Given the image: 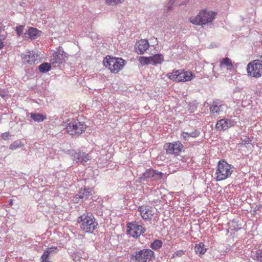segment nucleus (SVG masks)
Masks as SVG:
<instances>
[{
  "label": "nucleus",
  "instance_id": "nucleus-1",
  "mask_svg": "<svg viewBox=\"0 0 262 262\" xmlns=\"http://www.w3.org/2000/svg\"><path fill=\"white\" fill-rule=\"evenodd\" d=\"M81 230L88 233H93L98 225L95 217L91 213L85 212L77 219Z\"/></svg>",
  "mask_w": 262,
  "mask_h": 262
},
{
  "label": "nucleus",
  "instance_id": "nucleus-2",
  "mask_svg": "<svg viewBox=\"0 0 262 262\" xmlns=\"http://www.w3.org/2000/svg\"><path fill=\"white\" fill-rule=\"evenodd\" d=\"M86 127L83 122L72 119H69L65 122L64 129L72 136H78L85 130Z\"/></svg>",
  "mask_w": 262,
  "mask_h": 262
},
{
  "label": "nucleus",
  "instance_id": "nucleus-3",
  "mask_svg": "<svg viewBox=\"0 0 262 262\" xmlns=\"http://www.w3.org/2000/svg\"><path fill=\"white\" fill-rule=\"evenodd\" d=\"M233 171V167L224 160L218 162L215 172V179L217 181L226 180L230 177Z\"/></svg>",
  "mask_w": 262,
  "mask_h": 262
},
{
  "label": "nucleus",
  "instance_id": "nucleus-4",
  "mask_svg": "<svg viewBox=\"0 0 262 262\" xmlns=\"http://www.w3.org/2000/svg\"><path fill=\"white\" fill-rule=\"evenodd\" d=\"M216 13L212 11L203 10L195 17L189 18L190 22L194 25H203L211 23L215 18Z\"/></svg>",
  "mask_w": 262,
  "mask_h": 262
},
{
  "label": "nucleus",
  "instance_id": "nucleus-5",
  "mask_svg": "<svg viewBox=\"0 0 262 262\" xmlns=\"http://www.w3.org/2000/svg\"><path fill=\"white\" fill-rule=\"evenodd\" d=\"M103 64L112 73H117L123 68L124 61L122 58L107 56L104 59Z\"/></svg>",
  "mask_w": 262,
  "mask_h": 262
},
{
  "label": "nucleus",
  "instance_id": "nucleus-6",
  "mask_svg": "<svg viewBox=\"0 0 262 262\" xmlns=\"http://www.w3.org/2000/svg\"><path fill=\"white\" fill-rule=\"evenodd\" d=\"M154 252L150 249H143L136 251L131 255V259L135 262H150L152 260Z\"/></svg>",
  "mask_w": 262,
  "mask_h": 262
},
{
  "label": "nucleus",
  "instance_id": "nucleus-7",
  "mask_svg": "<svg viewBox=\"0 0 262 262\" xmlns=\"http://www.w3.org/2000/svg\"><path fill=\"white\" fill-rule=\"evenodd\" d=\"M167 77L171 80L177 82H186L192 80L194 76L191 72L184 70L173 71L167 74Z\"/></svg>",
  "mask_w": 262,
  "mask_h": 262
},
{
  "label": "nucleus",
  "instance_id": "nucleus-8",
  "mask_svg": "<svg viewBox=\"0 0 262 262\" xmlns=\"http://www.w3.org/2000/svg\"><path fill=\"white\" fill-rule=\"evenodd\" d=\"M248 74L253 77L259 78L262 75L261 59H255L250 62L247 67Z\"/></svg>",
  "mask_w": 262,
  "mask_h": 262
},
{
  "label": "nucleus",
  "instance_id": "nucleus-9",
  "mask_svg": "<svg viewBox=\"0 0 262 262\" xmlns=\"http://www.w3.org/2000/svg\"><path fill=\"white\" fill-rule=\"evenodd\" d=\"M127 234L137 238L145 231V228L136 222L128 223L127 225Z\"/></svg>",
  "mask_w": 262,
  "mask_h": 262
},
{
  "label": "nucleus",
  "instance_id": "nucleus-10",
  "mask_svg": "<svg viewBox=\"0 0 262 262\" xmlns=\"http://www.w3.org/2000/svg\"><path fill=\"white\" fill-rule=\"evenodd\" d=\"M163 173L161 172L152 169H149L145 171L140 178L141 180L145 181H157L160 180Z\"/></svg>",
  "mask_w": 262,
  "mask_h": 262
},
{
  "label": "nucleus",
  "instance_id": "nucleus-11",
  "mask_svg": "<svg viewBox=\"0 0 262 262\" xmlns=\"http://www.w3.org/2000/svg\"><path fill=\"white\" fill-rule=\"evenodd\" d=\"M138 210L142 218L145 221H150L156 212V209L149 206H140Z\"/></svg>",
  "mask_w": 262,
  "mask_h": 262
},
{
  "label": "nucleus",
  "instance_id": "nucleus-12",
  "mask_svg": "<svg viewBox=\"0 0 262 262\" xmlns=\"http://www.w3.org/2000/svg\"><path fill=\"white\" fill-rule=\"evenodd\" d=\"M164 149L170 154H178L183 148V144L179 141L174 143H167L164 145Z\"/></svg>",
  "mask_w": 262,
  "mask_h": 262
},
{
  "label": "nucleus",
  "instance_id": "nucleus-13",
  "mask_svg": "<svg viewBox=\"0 0 262 262\" xmlns=\"http://www.w3.org/2000/svg\"><path fill=\"white\" fill-rule=\"evenodd\" d=\"M68 58V54L65 53L61 47H59L57 51L53 54V57L51 59L52 63L61 64Z\"/></svg>",
  "mask_w": 262,
  "mask_h": 262
},
{
  "label": "nucleus",
  "instance_id": "nucleus-14",
  "mask_svg": "<svg viewBox=\"0 0 262 262\" xmlns=\"http://www.w3.org/2000/svg\"><path fill=\"white\" fill-rule=\"evenodd\" d=\"M38 55L33 51H28L21 55L23 62L25 64H33L37 61Z\"/></svg>",
  "mask_w": 262,
  "mask_h": 262
},
{
  "label": "nucleus",
  "instance_id": "nucleus-15",
  "mask_svg": "<svg viewBox=\"0 0 262 262\" xmlns=\"http://www.w3.org/2000/svg\"><path fill=\"white\" fill-rule=\"evenodd\" d=\"M149 46L147 40L141 39L136 43L135 49L138 54H142L148 49Z\"/></svg>",
  "mask_w": 262,
  "mask_h": 262
},
{
  "label": "nucleus",
  "instance_id": "nucleus-16",
  "mask_svg": "<svg viewBox=\"0 0 262 262\" xmlns=\"http://www.w3.org/2000/svg\"><path fill=\"white\" fill-rule=\"evenodd\" d=\"M232 125V122L230 119H222L216 122L215 128L218 130H225L230 128Z\"/></svg>",
  "mask_w": 262,
  "mask_h": 262
},
{
  "label": "nucleus",
  "instance_id": "nucleus-17",
  "mask_svg": "<svg viewBox=\"0 0 262 262\" xmlns=\"http://www.w3.org/2000/svg\"><path fill=\"white\" fill-rule=\"evenodd\" d=\"M91 159V156L84 152H75L73 155V160L77 163H84Z\"/></svg>",
  "mask_w": 262,
  "mask_h": 262
},
{
  "label": "nucleus",
  "instance_id": "nucleus-18",
  "mask_svg": "<svg viewBox=\"0 0 262 262\" xmlns=\"http://www.w3.org/2000/svg\"><path fill=\"white\" fill-rule=\"evenodd\" d=\"M92 194V189L90 188H84L83 189H81L79 191V193L76 195L74 198L75 202L77 203L78 199L82 200V201L85 200L87 198L90 196Z\"/></svg>",
  "mask_w": 262,
  "mask_h": 262
},
{
  "label": "nucleus",
  "instance_id": "nucleus-19",
  "mask_svg": "<svg viewBox=\"0 0 262 262\" xmlns=\"http://www.w3.org/2000/svg\"><path fill=\"white\" fill-rule=\"evenodd\" d=\"M225 105L222 102L219 100L213 101L212 104L210 106V111L212 114H219L220 112L223 111Z\"/></svg>",
  "mask_w": 262,
  "mask_h": 262
},
{
  "label": "nucleus",
  "instance_id": "nucleus-20",
  "mask_svg": "<svg viewBox=\"0 0 262 262\" xmlns=\"http://www.w3.org/2000/svg\"><path fill=\"white\" fill-rule=\"evenodd\" d=\"M220 67L221 68L226 67L227 70L231 71L233 69V64L232 60L228 57L224 58L220 62Z\"/></svg>",
  "mask_w": 262,
  "mask_h": 262
},
{
  "label": "nucleus",
  "instance_id": "nucleus-21",
  "mask_svg": "<svg viewBox=\"0 0 262 262\" xmlns=\"http://www.w3.org/2000/svg\"><path fill=\"white\" fill-rule=\"evenodd\" d=\"M40 31L35 28L30 27L25 33L31 39H34L39 36Z\"/></svg>",
  "mask_w": 262,
  "mask_h": 262
},
{
  "label": "nucleus",
  "instance_id": "nucleus-22",
  "mask_svg": "<svg viewBox=\"0 0 262 262\" xmlns=\"http://www.w3.org/2000/svg\"><path fill=\"white\" fill-rule=\"evenodd\" d=\"M206 246L203 243L200 242L198 244H195L194 251L199 256L204 255L206 252Z\"/></svg>",
  "mask_w": 262,
  "mask_h": 262
},
{
  "label": "nucleus",
  "instance_id": "nucleus-23",
  "mask_svg": "<svg viewBox=\"0 0 262 262\" xmlns=\"http://www.w3.org/2000/svg\"><path fill=\"white\" fill-rule=\"evenodd\" d=\"M252 258L258 262H262V248L253 251L251 253Z\"/></svg>",
  "mask_w": 262,
  "mask_h": 262
},
{
  "label": "nucleus",
  "instance_id": "nucleus-24",
  "mask_svg": "<svg viewBox=\"0 0 262 262\" xmlns=\"http://www.w3.org/2000/svg\"><path fill=\"white\" fill-rule=\"evenodd\" d=\"M150 57L151 64H161L164 60L163 56L160 54H157Z\"/></svg>",
  "mask_w": 262,
  "mask_h": 262
},
{
  "label": "nucleus",
  "instance_id": "nucleus-25",
  "mask_svg": "<svg viewBox=\"0 0 262 262\" xmlns=\"http://www.w3.org/2000/svg\"><path fill=\"white\" fill-rule=\"evenodd\" d=\"M30 117L34 122H42L46 119V116L39 113H31Z\"/></svg>",
  "mask_w": 262,
  "mask_h": 262
},
{
  "label": "nucleus",
  "instance_id": "nucleus-26",
  "mask_svg": "<svg viewBox=\"0 0 262 262\" xmlns=\"http://www.w3.org/2000/svg\"><path fill=\"white\" fill-rule=\"evenodd\" d=\"M188 0H169L168 3L167 4L166 7L167 9V10H170L174 3H177L179 5H185Z\"/></svg>",
  "mask_w": 262,
  "mask_h": 262
},
{
  "label": "nucleus",
  "instance_id": "nucleus-27",
  "mask_svg": "<svg viewBox=\"0 0 262 262\" xmlns=\"http://www.w3.org/2000/svg\"><path fill=\"white\" fill-rule=\"evenodd\" d=\"M24 146V144L19 140L13 142L9 146V149L12 150H16Z\"/></svg>",
  "mask_w": 262,
  "mask_h": 262
},
{
  "label": "nucleus",
  "instance_id": "nucleus-28",
  "mask_svg": "<svg viewBox=\"0 0 262 262\" xmlns=\"http://www.w3.org/2000/svg\"><path fill=\"white\" fill-rule=\"evenodd\" d=\"M38 68H39V70L40 72H42V73L48 72L51 69V63H49L48 62H45V63H41L40 65H39Z\"/></svg>",
  "mask_w": 262,
  "mask_h": 262
},
{
  "label": "nucleus",
  "instance_id": "nucleus-29",
  "mask_svg": "<svg viewBox=\"0 0 262 262\" xmlns=\"http://www.w3.org/2000/svg\"><path fill=\"white\" fill-rule=\"evenodd\" d=\"M162 245V242L161 240L156 239L152 243H151L150 247L155 250H158L160 249Z\"/></svg>",
  "mask_w": 262,
  "mask_h": 262
},
{
  "label": "nucleus",
  "instance_id": "nucleus-30",
  "mask_svg": "<svg viewBox=\"0 0 262 262\" xmlns=\"http://www.w3.org/2000/svg\"><path fill=\"white\" fill-rule=\"evenodd\" d=\"M72 256L75 262H83L84 260V258L81 256V253L79 252L73 253Z\"/></svg>",
  "mask_w": 262,
  "mask_h": 262
},
{
  "label": "nucleus",
  "instance_id": "nucleus-31",
  "mask_svg": "<svg viewBox=\"0 0 262 262\" xmlns=\"http://www.w3.org/2000/svg\"><path fill=\"white\" fill-rule=\"evenodd\" d=\"M139 61L142 66L151 64L150 57H140L139 59Z\"/></svg>",
  "mask_w": 262,
  "mask_h": 262
},
{
  "label": "nucleus",
  "instance_id": "nucleus-32",
  "mask_svg": "<svg viewBox=\"0 0 262 262\" xmlns=\"http://www.w3.org/2000/svg\"><path fill=\"white\" fill-rule=\"evenodd\" d=\"M6 32L0 27V49L4 47L3 40L6 38Z\"/></svg>",
  "mask_w": 262,
  "mask_h": 262
},
{
  "label": "nucleus",
  "instance_id": "nucleus-33",
  "mask_svg": "<svg viewBox=\"0 0 262 262\" xmlns=\"http://www.w3.org/2000/svg\"><path fill=\"white\" fill-rule=\"evenodd\" d=\"M124 0H106L105 3L108 5L115 6L122 3Z\"/></svg>",
  "mask_w": 262,
  "mask_h": 262
},
{
  "label": "nucleus",
  "instance_id": "nucleus-34",
  "mask_svg": "<svg viewBox=\"0 0 262 262\" xmlns=\"http://www.w3.org/2000/svg\"><path fill=\"white\" fill-rule=\"evenodd\" d=\"M188 107V110L190 112H194L198 107V103L195 101H193L189 103Z\"/></svg>",
  "mask_w": 262,
  "mask_h": 262
},
{
  "label": "nucleus",
  "instance_id": "nucleus-35",
  "mask_svg": "<svg viewBox=\"0 0 262 262\" xmlns=\"http://www.w3.org/2000/svg\"><path fill=\"white\" fill-rule=\"evenodd\" d=\"M200 134L199 130L195 129L191 133H188V136L189 138H196L200 136Z\"/></svg>",
  "mask_w": 262,
  "mask_h": 262
},
{
  "label": "nucleus",
  "instance_id": "nucleus-36",
  "mask_svg": "<svg viewBox=\"0 0 262 262\" xmlns=\"http://www.w3.org/2000/svg\"><path fill=\"white\" fill-rule=\"evenodd\" d=\"M25 26L23 25H19L16 27L15 31L16 32L18 36H20L23 33L24 30Z\"/></svg>",
  "mask_w": 262,
  "mask_h": 262
},
{
  "label": "nucleus",
  "instance_id": "nucleus-37",
  "mask_svg": "<svg viewBox=\"0 0 262 262\" xmlns=\"http://www.w3.org/2000/svg\"><path fill=\"white\" fill-rule=\"evenodd\" d=\"M50 255L46 250L41 257V262H49L48 258Z\"/></svg>",
  "mask_w": 262,
  "mask_h": 262
},
{
  "label": "nucleus",
  "instance_id": "nucleus-38",
  "mask_svg": "<svg viewBox=\"0 0 262 262\" xmlns=\"http://www.w3.org/2000/svg\"><path fill=\"white\" fill-rule=\"evenodd\" d=\"M58 249L57 247H50L46 249V251L49 254H54L57 253Z\"/></svg>",
  "mask_w": 262,
  "mask_h": 262
},
{
  "label": "nucleus",
  "instance_id": "nucleus-39",
  "mask_svg": "<svg viewBox=\"0 0 262 262\" xmlns=\"http://www.w3.org/2000/svg\"><path fill=\"white\" fill-rule=\"evenodd\" d=\"M241 143L242 144H249L251 141L250 139L247 137H245V138H241Z\"/></svg>",
  "mask_w": 262,
  "mask_h": 262
},
{
  "label": "nucleus",
  "instance_id": "nucleus-40",
  "mask_svg": "<svg viewBox=\"0 0 262 262\" xmlns=\"http://www.w3.org/2000/svg\"><path fill=\"white\" fill-rule=\"evenodd\" d=\"M181 137L185 141L188 140L189 138L188 133L185 132H183L181 133Z\"/></svg>",
  "mask_w": 262,
  "mask_h": 262
},
{
  "label": "nucleus",
  "instance_id": "nucleus-41",
  "mask_svg": "<svg viewBox=\"0 0 262 262\" xmlns=\"http://www.w3.org/2000/svg\"><path fill=\"white\" fill-rule=\"evenodd\" d=\"M184 253L185 251L182 250H178L174 253L173 257H180L182 256L184 254Z\"/></svg>",
  "mask_w": 262,
  "mask_h": 262
},
{
  "label": "nucleus",
  "instance_id": "nucleus-42",
  "mask_svg": "<svg viewBox=\"0 0 262 262\" xmlns=\"http://www.w3.org/2000/svg\"><path fill=\"white\" fill-rule=\"evenodd\" d=\"M9 136L10 134L8 132L3 133L1 135L2 139H3L4 140L8 139Z\"/></svg>",
  "mask_w": 262,
  "mask_h": 262
},
{
  "label": "nucleus",
  "instance_id": "nucleus-43",
  "mask_svg": "<svg viewBox=\"0 0 262 262\" xmlns=\"http://www.w3.org/2000/svg\"><path fill=\"white\" fill-rule=\"evenodd\" d=\"M9 204L10 205H12L13 204V200H12L11 199L9 201Z\"/></svg>",
  "mask_w": 262,
  "mask_h": 262
},
{
  "label": "nucleus",
  "instance_id": "nucleus-44",
  "mask_svg": "<svg viewBox=\"0 0 262 262\" xmlns=\"http://www.w3.org/2000/svg\"><path fill=\"white\" fill-rule=\"evenodd\" d=\"M2 97H5V95L3 94H0Z\"/></svg>",
  "mask_w": 262,
  "mask_h": 262
},
{
  "label": "nucleus",
  "instance_id": "nucleus-45",
  "mask_svg": "<svg viewBox=\"0 0 262 262\" xmlns=\"http://www.w3.org/2000/svg\"><path fill=\"white\" fill-rule=\"evenodd\" d=\"M260 58L261 59V61H262V55H261V56H260Z\"/></svg>",
  "mask_w": 262,
  "mask_h": 262
},
{
  "label": "nucleus",
  "instance_id": "nucleus-46",
  "mask_svg": "<svg viewBox=\"0 0 262 262\" xmlns=\"http://www.w3.org/2000/svg\"><path fill=\"white\" fill-rule=\"evenodd\" d=\"M261 44L262 45V40L261 41Z\"/></svg>",
  "mask_w": 262,
  "mask_h": 262
}]
</instances>
